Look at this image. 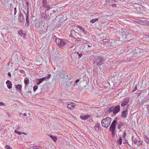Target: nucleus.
I'll return each instance as SVG.
<instances>
[{
  "label": "nucleus",
  "mask_w": 149,
  "mask_h": 149,
  "mask_svg": "<svg viewBox=\"0 0 149 149\" xmlns=\"http://www.w3.org/2000/svg\"><path fill=\"white\" fill-rule=\"evenodd\" d=\"M111 121V118L108 117L102 120V125L103 127L107 128L110 125Z\"/></svg>",
  "instance_id": "obj_1"
},
{
  "label": "nucleus",
  "mask_w": 149,
  "mask_h": 149,
  "mask_svg": "<svg viewBox=\"0 0 149 149\" xmlns=\"http://www.w3.org/2000/svg\"><path fill=\"white\" fill-rule=\"evenodd\" d=\"M98 67L102 65L104 62V59L100 56H98L96 58L95 61Z\"/></svg>",
  "instance_id": "obj_2"
},
{
  "label": "nucleus",
  "mask_w": 149,
  "mask_h": 149,
  "mask_svg": "<svg viewBox=\"0 0 149 149\" xmlns=\"http://www.w3.org/2000/svg\"><path fill=\"white\" fill-rule=\"evenodd\" d=\"M55 41L56 44L60 47H63L67 44L65 41L58 38H56Z\"/></svg>",
  "instance_id": "obj_3"
},
{
  "label": "nucleus",
  "mask_w": 149,
  "mask_h": 149,
  "mask_svg": "<svg viewBox=\"0 0 149 149\" xmlns=\"http://www.w3.org/2000/svg\"><path fill=\"white\" fill-rule=\"evenodd\" d=\"M116 123L117 121L116 120H113L109 128V130L110 132H116L115 127Z\"/></svg>",
  "instance_id": "obj_4"
},
{
  "label": "nucleus",
  "mask_w": 149,
  "mask_h": 149,
  "mask_svg": "<svg viewBox=\"0 0 149 149\" xmlns=\"http://www.w3.org/2000/svg\"><path fill=\"white\" fill-rule=\"evenodd\" d=\"M113 113L114 114H116L120 111V106L118 105L116 106H115L113 107Z\"/></svg>",
  "instance_id": "obj_5"
},
{
  "label": "nucleus",
  "mask_w": 149,
  "mask_h": 149,
  "mask_svg": "<svg viewBox=\"0 0 149 149\" xmlns=\"http://www.w3.org/2000/svg\"><path fill=\"white\" fill-rule=\"evenodd\" d=\"M128 32L127 31H125L124 29H122L120 31V35L121 36L126 37L127 36Z\"/></svg>",
  "instance_id": "obj_6"
},
{
  "label": "nucleus",
  "mask_w": 149,
  "mask_h": 149,
  "mask_svg": "<svg viewBox=\"0 0 149 149\" xmlns=\"http://www.w3.org/2000/svg\"><path fill=\"white\" fill-rule=\"evenodd\" d=\"M128 113V110L126 109L125 111H123L121 113V116L122 118H125L127 116Z\"/></svg>",
  "instance_id": "obj_7"
},
{
  "label": "nucleus",
  "mask_w": 149,
  "mask_h": 149,
  "mask_svg": "<svg viewBox=\"0 0 149 149\" xmlns=\"http://www.w3.org/2000/svg\"><path fill=\"white\" fill-rule=\"evenodd\" d=\"M78 27L79 28V30L81 31V32L83 33L85 35H87L88 34V32H87L81 26H78Z\"/></svg>",
  "instance_id": "obj_8"
},
{
  "label": "nucleus",
  "mask_w": 149,
  "mask_h": 149,
  "mask_svg": "<svg viewBox=\"0 0 149 149\" xmlns=\"http://www.w3.org/2000/svg\"><path fill=\"white\" fill-rule=\"evenodd\" d=\"M129 101V99L125 98L121 104V105L122 107H123L127 105Z\"/></svg>",
  "instance_id": "obj_9"
},
{
  "label": "nucleus",
  "mask_w": 149,
  "mask_h": 149,
  "mask_svg": "<svg viewBox=\"0 0 149 149\" xmlns=\"http://www.w3.org/2000/svg\"><path fill=\"white\" fill-rule=\"evenodd\" d=\"M18 19L20 22H22L24 20V18L21 13H19L18 15Z\"/></svg>",
  "instance_id": "obj_10"
},
{
  "label": "nucleus",
  "mask_w": 149,
  "mask_h": 149,
  "mask_svg": "<svg viewBox=\"0 0 149 149\" xmlns=\"http://www.w3.org/2000/svg\"><path fill=\"white\" fill-rule=\"evenodd\" d=\"M6 84L7 85V87L8 88L10 89L12 88V84L10 81L7 80L6 81Z\"/></svg>",
  "instance_id": "obj_11"
},
{
  "label": "nucleus",
  "mask_w": 149,
  "mask_h": 149,
  "mask_svg": "<svg viewBox=\"0 0 149 149\" xmlns=\"http://www.w3.org/2000/svg\"><path fill=\"white\" fill-rule=\"evenodd\" d=\"M134 143L135 144H137L138 145H141L142 144V141H138L136 139H135L134 140Z\"/></svg>",
  "instance_id": "obj_12"
},
{
  "label": "nucleus",
  "mask_w": 149,
  "mask_h": 149,
  "mask_svg": "<svg viewBox=\"0 0 149 149\" xmlns=\"http://www.w3.org/2000/svg\"><path fill=\"white\" fill-rule=\"evenodd\" d=\"M74 104L72 103H70L67 105V107L71 109H74Z\"/></svg>",
  "instance_id": "obj_13"
},
{
  "label": "nucleus",
  "mask_w": 149,
  "mask_h": 149,
  "mask_svg": "<svg viewBox=\"0 0 149 149\" xmlns=\"http://www.w3.org/2000/svg\"><path fill=\"white\" fill-rule=\"evenodd\" d=\"M65 72H64L63 71L61 73V74L60 75V77L61 79H67V76L66 77L65 76Z\"/></svg>",
  "instance_id": "obj_14"
},
{
  "label": "nucleus",
  "mask_w": 149,
  "mask_h": 149,
  "mask_svg": "<svg viewBox=\"0 0 149 149\" xmlns=\"http://www.w3.org/2000/svg\"><path fill=\"white\" fill-rule=\"evenodd\" d=\"M124 123L123 122L120 121L119 122L117 126V128L120 129L122 126H124Z\"/></svg>",
  "instance_id": "obj_15"
},
{
  "label": "nucleus",
  "mask_w": 149,
  "mask_h": 149,
  "mask_svg": "<svg viewBox=\"0 0 149 149\" xmlns=\"http://www.w3.org/2000/svg\"><path fill=\"white\" fill-rule=\"evenodd\" d=\"M90 117V116L88 115H85V116H83L81 115L80 116L81 119L83 120H86Z\"/></svg>",
  "instance_id": "obj_16"
},
{
  "label": "nucleus",
  "mask_w": 149,
  "mask_h": 149,
  "mask_svg": "<svg viewBox=\"0 0 149 149\" xmlns=\"http://www.w3.org/2000/svg\"><path fill=\"white\" fill-rule=\"evenodd\" d=\"M41 18L42 19H46L47 18V15L46 14L44 13H42L41 15Z\"/></svg>",
  "instance_id": "obj_17"
},
{
  "label": "nucleus",
  "mask_w": 149,
  "mask_h": 149,
  "mask_svg": "<svg viewBox=\"0 0 149 149\" xmlns=\"http://www.w3.org/2000/svg\"><path fill=\"white\" fill-rule=\"evenodd\" d=\"M94 128L96 131H98L99 130V129L100 128L99 125L98 124H96Z\"/></svg>",
  "instance_id": "obj_18"
},
{
  "label": "nucleus",
  "mask_w": 149,
  "mask_h": 149,
  "mask_svg": "<svg viewBox=\"0 0 149 149\" xmlns=\"http://www.w3.org/2000/svg\"><path fill=\"white\" fill-rule=\"evenodd\" d=\"M19 34L20 35V36H22L24 37V36L25 35V34L24 33L23 31L22 30H19Z\"/></svg>",
  "instance_id": "obj_19"
},
{
  "label": "nucleus",
  "mask_w": 149,
  "mask_h": 149,
  "mask_svg": "<svg viewBox=\"0 0 149 149\" xmlns=\"http://www.w3.org/2000/svg\"><path fill=\"white\" fill-rule=\"evenodd\" d=\"M122 139L121 138V137H120L119 138L118 140V144L120 145L122 144Z\"/></svg>",
  "instance_id": "obj_20"
},
{
  "label": "nucleus",
  "mask_w": 149,
  "mask_h": 149,
  "mask_svg": "<svg viewBox=\"0 0 149 149\" xmlns=\"http://www.w3.org/2000/svg\"><path fill=\"white\" fill-rule=\"evenodd\" d=\"M50 136L54 141L56 142V141L57 139L56 137L52 135H50Z\"/></svg>",
  "instance_id": "obj_21"
},
{
  "label": "nucleus",
  "mask_w": 149,
  "mask_h": 149,
  "mask_svg": "<svg viewBox=\"0 0 149 149\" xmlns=\"http://www.w3.org/2000/svg\"><path fill=\"white\" fill-rule=\"evenodd\" d=\"M144 138L145 141L149 144V138H148L147 136H145Z\"/></svg>",
  "instance_id": "obj_22"
},
{
  "label": "nucleus",
  "mask_w": 149,
  "mask_h": 149,
  "mask_svg": "<svg viewBox=\"0 0 149 149\" xmlns=\"http://www.w3.org/2000/svg\"><path fill=\"white\" fill-rule=\"evenodd\" d=\"M40 147H38L36 146H34L30 147V149H39Z\"/></svg>",
  "instance_id": "obj_23"
},
{
  "label": "nucleus",
  "mask_w": 149,
  "mask_h": 149,
  "mask_svg": "<svg viewBox=\"0 0 149 149\" xmlns=\"http://www.w3.org/2000/svg\"><path fill=\"white\" fill-rule=\"evenodd\" d=\"M24 82L25 84L28 85L29 83V80L26 78H25L24 80Z\"/></svg>",
  "instance_id": "obj_24"
},
{
  "label": "nucleus",
  "mask_w": 149,
  "mask_h": 149,
  "mask_svg": "<svg viewBox=\"0 0 149 149\" xmlns=\"http://www.w3.org/2000/svg\"><path fill=\"white\" fill-rule=\"evenodd\" d=\"M16 87L17 89L21 90L22 89V87L21 85L18 84L16 86Z\"/></svg>",
  "instance_id": "obj_25"
},
{
  "label": "nucleus",
  "mask_w": 149,
  "mask_h": 149,
  "mask_svg": "<svg viewBox=\"0 0 149 149\" xmlns=\"http://www.w3.org/2000/svg\"><path fill=\"white\" fill-rule=\"evenodd\" d=\"M143 25H148L149 24V22L147 21H144L142 24Z\"/></svg>",
  "instance_id": "obj_26"
},
{
  "label": "nucleus",
  "mask_w": 149,
  "mask_h": 149,
  "mask_svg": "<svg viewBox=\"0 0 149 149\" xmlns=\"http://www.w3.org/2000/svg\"><path fill=\"white\" fill-rule=\"evenodd\" d=\"M38 81L37 83V85H39L43 81L41 79H38Z\"/></svg>",
  "instance_id": "obj_27"
},
{
  "label": "nucleus",
  "mask_w": 149,
  "mask_h": 149,
  "mask_svg": "<svg viewBox=\"0 0 149 149\" xmlns=\"http://www.w3.org/2000/svg\"><path fill=\"white\" fill-rule=\"evenodd\" d=\"M98 20V18H96L95 19H93L91 21V22L92 23H94L95 22L97 21Z\"/></svg>",
  "instance_id": "obj_28"
},
{
  "label": "nucleus",
  "mask_w": 149,
  "mask_h": 149,
  "mask_svg": "<svg viewBox=\"0 0 149 149\" xmlns=\"http://www.w3.org/2000/svg\"><path fill=\"white\" fill-rule=\"evenodd\" d=\"M50 5L49 4H48L47 5H46L45 6V7L47 9V10H49L50 8Z\"/></svg>",
  "instance_id": "obj_29"
},
{
  "label": "nucleus",
  "mask_w": 149,
  "mask_h": 149,
  "mask_svg": "<svg viewBox=\"0 0 149 149\" xmlns=\"http://www.w3.org/2000/svg\"><path fill=\"white\" fill-rule=\"evenodd\" d=\"M109 112H112L113 113V107H111L109 109Z\"/></svg>",
  "instance_id": "obj_30"
},
{
  "label": "nucleus",
  "mask_w": 149,
  "mask_h": 149,
  "mask_svg": "<svg viewBox=\"0 0 149 149\" xmlns=\"http://www.w3.org/2000/svg\"><path fill=\"white\" fill-rule=\"evenodd\" d=\"M38 86L36 85H35L33 87V90L34 91H36V90L38 89Z\"/></svg>",
  "instance_id": "obj_31"
},
{
  "label": "nucleus",
  "mask_w": 149,
  "mask_h": 149,
  "mask_svg": "<svg viewBox=\"0 0 149 149\" xmlns=\"http://www.w3.org/2000/svg\"><path fill=\"white\" fill-rule=\"evenodd\" d=\"M123 134L122 136V137L124 139H125V137H126V132L125 131H124L123 132Z\"/></svg>",
  "instance_id": "obj_32"
},
{
  "label": "nucleus",
  "mask_w": 149,
  "mask_h": 149,
  "mask_svg": "<svg viewBox=\"0 0 149 149\" xmlns=\"http://www.w3.org/2000/svg\"><path fill=\"white\" fill-rule=\"evenodd\" d=\"M103 41L104 42H106L109 41V39H103Z\"/></svg>",
  "instance_id": "obj_33"
},
{
  "label": "nucleus",
  "mask_w": 149,
  "mask_h": 149,
  "mask_svg": "<svg viewBox=\"0 0 149 149\" xmlns=\"http://www.w3.org/2000/svg\"><path fill=\"white\" fill-rule=\"evenodd\" d=\"M26 5L27 6V9L29 10V3L28 2H26Z\"/></svg>",
  "instance_id": "obj_34"
},
{
  "label": "nucleus",
  "mask_w": 149,
  "mask_h": 149,
  "mask_svg": "<svg viewBox=\"0 0 149 149\" xmlns=\"http://www.w3.org/2000/svg\"><path fill=\"white\" fill-rule=\"evenodd\" d=\"M26 21H29V16H26Z\"/></svg>",
  "instance_id": "obj_35"
},
{
  "label": "nucleus",
  "mask_w": 149,
  "mask_h": 149,
  "mask_svg": "<svg viewBox=\"0 0 149 149\" xmlns=\"http://www.w3.org/2000/svg\"><path fill=\"white\" fill-rule=\"evenodd\" d=\"M0 106H5V104L4 103L1 102H0Z\"/></svg>",
  "instance_id": "obj_36"
},
{
  "label": "nucleus",
  "mask_w": 149,
  "mask_h": 149,
  "mask_svg": "<svg viewBox=\"0 0 149 149\" xmlns=\"http://www.w3.org/2000/svg\"><path fill=\"white\" fill-rule=\"evenodd\" d=\"M6 147L7 148V149H12V148L10 147V146H6Z\"/></svg>",
  "instance_id": "obj_37"
},
{
  "label": "nucleus",
  "mask_w": 149,
  "mask_h": 149,
  "mask_svg": "<svg viewBox=\"0 0 149 149\" xmlns=\"http://www.w3.org/2000/svg\"><path fill=\"white\" fill-rule=\"evenodd\" d=\"M26 26H28L29 25V21H26Z\"/></svg>",
  "instance_id": "obj_38"
},
{
  "label": "nucleus",
  "mask_w": 149,
  "mask_h": 149,
  "mask_svg": "<svg viewBox=\"0 0 149 149\" xmlns=\"http://www.w3.org/2000/svg\"><path fill=\"white\" fill-rule=\"evenodd\" d=\"M111 132V134H112V136L113 137L115 135V133L116 132Z\"/></svg>",
  "instance_id": "obj_39"
},
{
  "label": "nucleus",
  "mask_w": 149,
  "mask_h": 149,
  "mask_svg": "<svg viewBox=\"0 0 149 149\" xmlns=\"http://www.w3.org/2000/svg\"><path fill=\"white\" fill-rule=\"evenodd\" d=\"M16 7H15V8H14V15H15L17 13V10H16Z\"/></svg>",
  "instance_id": "obj_40"
},
{
  "label": "nucleus",
  "mask_w": 149,
  "mask_h": 149,
  "mask_svg": "<svg viewBox=\"0 0 149 149\" xmlns=\"http://www.w3.org/2000/svg\"><path fill=\"white\" fill-rule=\"evenodd\" d=\"M47 0H42V3H47Z\"/></svg>",
  "instance_id": "obj_41"
},
{
  "label": "nucleus",
  "mask_w": 149,
  "mask_h": 149,
  "mask_svg": "<svg viewBox=\"0 0 149 149\" xmlns=\"http://www.w3.org/2000/svg\"><path fill=\"white\" fill-rule=\"evenodd\" d=\"M51 75L50 74H48L47 77H47V79H49L51 77Z\"/></svg>",
  "instance_id": "obj_42"
},
{
  "label": "nucleus",
  "mask_w": 149,
  "mask_h": 149,
  "mask_svg": "<svg viewBox=\"0 0 149 149\" xmlns=\"http://www.w3.org/2000/svg\"><path fill=\"white\" fill-rule=\"evenodd\" d=\"M42 80L43 81H45L46 80V79H47V77H43L42 78H41Z\"/></svg>",
  "instance_id": "obj_43"
},
{
  "label": "nucleus",
  "mask_w": 149,
  "mask_h": 149,
  "mask_svg": "<svg viewBox=\"0 0 149 149\" xmlns=\"http://www.w3.org/2000/svg\"><path fill=\"white\" fill-rule=\"evenodd\" d=\"M124 144L127 143L129 145L128 142V141L127 140H125V142H124Z\"/></svg>",
  "instance_id": "obj_44"
},
{
  "label": "nucleus",
  "mask_w": 149,
  "mask_h": 149,
  "mask_svg": "<svg viewBox=\"0 0 149 149\" xmlns=\"http://www.w3.org/2000/svg\"><path fill=\"white\" fill-rule=\"evenodd\" d=\"M17 134L18 135H21V134H22V132H18L17 133Z\"/></svg>",
  "instance_id": "obj_45"
},
{
  "label": "nucleus",
  "mask_w": 149,
  "mask_h": 149,
  "mask_svg": "<svg viewBox=\"0 0 149 149\" xmlns=\"http://www.w3.org/2000/svg\"><path fill=\"white\" fill-rule=\"evenodd\" d=\"M27 13H26V16H29V11L27 9Z\"/></svg>",
  "instance_id": "obj_46"
},
{
  "label": "nucleus",
  "mask_w": 149,
  "mask_h": 149,
  "mask_svg": "<svg viewBox=\"0 0 149 149\" xmlns=\"http://www.w3.org/2000/svg\"><path fill=\"white\" fill-rule=\"evenodd\" d=\"M48 4L47 3H42V6L43 7H45V6L46 5H47Z\"/></svg>",
  "instance_id": "obj_47"
},
{
  "label": "nucleus",
  "mask_w": 149,
  "mask_h": 149,
  "mask_svg": "<svg viewBox=\"0 0 149 149\" xmlns=\"http://www.w3.org/2000/svg\"><path fill=\"white\" fill-rule=\"evenodd\" d=\"M8 76L10 77H11V74L10 72H8Z\"/></svg>",
  "instance_id": "obj_48"
},
{
  "label": "nucleus",
  "mask_w": 149,
  "mask_h": 149,
  "mask_svg": "<svg viewBox=\"0 0 149 149\" xmlns=\"http://www.w3.org/2000/svg\"><path fill=\"white\" fill-rule=\"evenodd\" d=\"M147 111L149 113V105L147 107Z\"/></svg>",
  "instance_id": "obj_49"
},
{
  "label": "nucleus",
  "mask_w": 149,
  "mask_h": 149,
  "mask_svg": "<svg viewBox=\"0 0 149 149\" xmlns=\"http://www.w3.org/2000/svg\"><path fill=\"white\" fill-rule=\"evenodd\" d=\"M82 54H79L78 55V56H79V57L81 58V56H82Z\"/></svg>",
  "instance_id": "obj_50"
},
{
  "label": "nucleus",
  "mask_w": 149,
  "mask_h": 149,
  "mask_svg": "<svg viewBox=\"0 0 149 149\" xmlns=\"http://www.w3.org/2000/svg\"><path fill=\"white\" fill-rule=\"evenodd\" d=\"M79 81V79H77L75 81V83H76V84H77Z\"/></svg>",
  "instance_id": "obj_51"
},
{
  "label": "nucleus",
  "mask_w": 149,
  "mask_h": 149,
  "mask_svg": "<svg viewBox=\"0 0 149 149\" xmlns=\"http://www.w3.org/2000/svg\"><path fill=\"white\" fill-rule=\"evenodd\" d=\"M136 86L135 88L134 89H133V92H134V91H135L136 90Z\"/></svg>",
  "instance_id": "obj_52"
},
{
  "label": "nucleus",
  "mask_w": 149,
  "mask_h": 149,
  "mask_svg": "<svg viewBox=\"0 0 149 149\" xmlns=\"http://www.w3.org/2000/svg\"><path fill=\"white\" fill-rule=\"evenodd\" d=\"M18 132V131H17L16 130H15V133H17Z\"/></svg>",
  "instance_id": "obj_53"
},
{
  "label": "nucleus",
  "mask_w": 149,
  "mask_h": 149,
  "mask_svg": "<svg viewBox=\"0 0 149 149\" xmlns=\"http://www.w3.org/2000/svg\"><path fill=\"white\" fill-rule=\"evenodd\" d=\"M24 116H26L27 115V113H24Z\"/></svg>",
  "instance_id": "obj_54"
},
{
  "label": "nucleus",
  "mask_w": 149,
  "mask_h": 149,
  "mask_svg": "<svg viewBox=\"0 0 149 149\" xmlns=\"http://www.w3.org/2000/svg\"><path fill=\"white\" fill-rule=\"evenodd\" d=\"M129 107V105H128L127 106L126 109H128V108Z\"/></svg>",
  "instance_id": "obj_55"
},
{
  "label": "nucleus",
  "mask_w": 149,
  "mask_h": 149,
  "mask_svg": "<svg viewBox=\"0 0 149 149\" xmlns=\"http://www.w3.org/2000/svg\"><path fill=\"white\" fill-rule=\"evenodd\" d=\"M143 21H143V20H141V21H139L141 22H142V23H143Z\"/></svg>",
  "instance_id": "obj_56"
},
{
  "label": "nucleus",
  "mask_w": 149,
  "mask_h": 149,
  "mask_svg": "<svg viewBox=\"0 0 149 149\" xmlns=\"http://www.w3.org/2000/svg\"><path fill=\"white\" fill-rule=\"evenodd\" d=\"M22 134H23L25 135H26L27 134L25 132H22Z\"/></svg>",
  "instance_id": "obj_57"
},
{
  "label": "nucleus",
  "mask_w": 149,
  "mask_h": 149,
  "mask_svg": "<svg viewBox=\"0 0 149 149\" xmlns=\"http://www.w3.org/2000/svg\"><path fill=\"white\" fill-rule=\"evenodd\" d=\"M19 126H18V128H17V129L19 130H20L19 129Z\"/></svg>",
  "instance_id": "obj_58"
},
{
  "label": "nucleus",
  "mask_w": 149,
  "mask_h": 149,
  "mask_svg": "<svg viewBox=\"0 0 149 149\" xmlns=\"http://www.w3.org/2000/svg\"><path fill=\"white\" fill-rule=\"evenodd\" d=\"M73 47V46H71L70 47V48H72Z\"/></svg>",
  "instance_id": "obj_59"
},
{
  "label": "nucleus",
  "mask_w": 149,
  "mask_h": 149,
  "mask_svg": "<svg viewBox=\"0 0 149 149\" xmlns=\"http://www.w3.org/2000/svg\"><path fill=\"white\" fill-rule=\"evenodd\" d=\"M23 72H24V71H23V70L21 71V72L22 73Z\"/></svg>",
  "instance_id": "obj_60"
},
{
  "label": "nucleus",
  "mask_w": 149,
  "mask_h": 149,
  "mask_svg": "<svg viewBox=\"0 0 149 149\" xmlns=\"http://www.w3.org/2000/svg\"><path fill=\"white\" fill-rule=\"evenodd\" d=\"M76 40H77L78 41H80V40H79L78 39V40L76 39Z\"/></svg>",
  "instance_id": "obj_61"
},
{
  "label": "nucleus",
  "mask_w": 149,
  "mask_h": 149,
  "mask_svg": "<svg viewBox=\"0 0 149 149\" xmlns=\"http://www.w3.org/2000/svg\"><path fill=\"white\" fill-rule=\"evenodd\" d=\"M80 38H77V39H79Z\"/></svg>",
  "instance_id": "obj_62"
},
{
  "label": "nucleus",
  "mask_w": 149,
  "mask_h": 149,
  "mask_svg": "<svg viewBox=\"0 0 149 149\" xmlns=\"http://www.w3.org/2000/svg\"><path fill=\"white\" fill-rule=\"evenodd\" d=\"M88 47H90V46H89V45H88Z\"/></svg>",
  "instance_id": "obj_63"
}]
</instances>
